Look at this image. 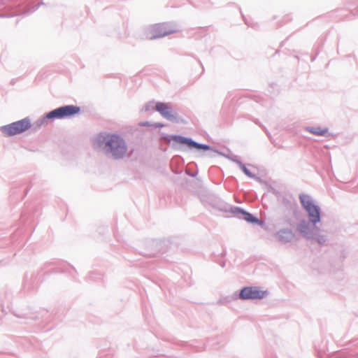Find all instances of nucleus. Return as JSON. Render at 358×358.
I'll use <instances>...</instances> for the list:
<instances>
[{"label":"nucleus","mask_w":358,"mask_h":358,"mask_svg":"<svg viewBox=\"0 0 358 358\" xmlns=\"http://www.w3.org/2000/svg\"><path fill=\"white\" fill-rule=\"evenodd\" d=\"M299 200L306 213L308 220H301L296 229L305 238H312L317 231V224L321 222L322 210L310 195L301 194Z\"/></svg>","instance_id":"obj_1"},{"label":"nucleus","mask_w":358,"mask_h":358,"mask_svg":"<svg viewBox=\"0 0 358 358\" xmlns=\"http://www.w3.org/2000/svg\"><path fill=\"white\" fill-rule=\"evenodd\" d=\"M161 138L165 140L168 143H171V148L176 150L187 151V150H195L197 152H206L210 151V152L208 155L210 157H213L216 154L224 156L232 162H235L238 165V162H242L237 155L229 156L225 155L217 150L213 147L205 144L198 143L191 137L184 136L180 134H162Z\"/></svg>","instance_id":"obj_2"},{"label":"nucleus","mask_w":358,"mask_h":358,"mask_svg":"<svg viewBox=\"0 0 358 358\" xmlns=\"http://www.w3.org/2000/svg\"><path fill=\"white\" fill-rule=\"evenodd\" d=\"M92 141L94 146L101 149L106 156L113 160L122 159L128 150L126 141L117 133L101 132Z\"/></svg>","instance_id":"obj_3"},{"label":"nucleus","mask_w":358,"mask_h":358,"mask_svg":"<svg viewBox=\"0 0 358 358\" xmlns=\"http://www.w3.org/2000/svg\"><path fill=\"white\" fill-rule=\"evenodd\" d=\"M32 124L29 117L0 127L1 132L6 136L10 137L21 134L31 128Z\"/></svg>","instance_id":"obj_4"},{"label":"nucleus","mask_w":358,"mask_h":358,"mask_svg":"<svg viewBox=\"0 0 358 358\" xmlns=\"http://www.w3.org/2000/svg\"><path fill=\"white\" fill-rule=\"evenodd\" d=\"M269 294L268 290L261 289L257 286H245L238 292L236 297L243 301L261 300L266 298Z\"/></svg>","instance_id":"obj_5"},{"label":"nucleus","mask_w":358,"mask_h":358,"mask_svg":"<svg viewBox=\"0 0 358 358\" xmlns=\"http://www.w3.org/2000/svg\"><path fill=\"white\" fill-rule=\"evenodd\" d=\"M179 31L178 25L173 22H165L155 24L151 26L150 36V39H156L176 33Z\"/></svg>","instance_id":"obj_6"},{"label":"nucleus","mask_w":358,"mask_h":358,"mask_svg":"<svg viewBox=\"0 0 358 358\" xmlns=\"http://www.w3.org/2000/svg\"><path fill=\"white\" fill-rule=\"evenodd\" d=\"M50 111L51 116H52L54 120H55L74 117L80 113L81 108L80 106L75 105H64Z\"/></svg>","instance_id":"obj_7"},{"label":"nucleus","mask_w":358,"mask_h":358,"mask_svg":"<svg viewBox=\"0 0 358 358\" xmlns=\"http://www.w3.org/2000/svg\"><path fill=\"white\" fill-rule=\"evenodd\" d=\"M155 108L163 117L172 122H183L178 114L176 112L173 113V108L169 103L157 101L155 104Z\"/></svg>","instance_id":"obj_8"},{"label":"nucleus","mask_w":358,"mask_h":358,"mask_svg":"<svg viewBox=\"0 0 358 358\" xmlns=\"http://www.w3.org/2000/svg\"><path fill=\"white\" fill-rule=\"evenodd\" d=\"M234 216L238 219L243 220L252 224H257L259 226L264 225V221L261 220L257 216L250 213V212H248L241 207L237 206L236 208H234Z\"/></svg>","instance_id":"obj_9"},{"label":"nucleus","mask_w":358,"mask_h":358,"mask_svg":"<svg viewBox=\"0 0 358 358\" xmlns=\"http://www.w3.org/2000/svg\"><path fill=\"white\" fill-rule=\"evenodd\" d=\"M275 237L279 242L283 244L291 243L295 238V234L289 228H284L278 230L275 234Z\"/></svg>","instance_id":"obj_10"},{"label":"nucleus","mask_w":358,"mask_h":358,"mask_svg":"<svg viewBox=\"0 0 358 358\" xmlns=\"http://www.w3.org/2000/svg\"><path fill=\"white\" fill-rule=\"evenodd\" d=\"M54 121L53 117L51 116V111L45 113L43 116L36 120V121L32 124L31 130L33 132L37 131L43 126L46 125L49 122Z\"/></svg>","instance_id":"obj_11"},{"label":"nucleus","mask_w":358,"mask_h":358,"mask_svg":"<svg viewBox=\"0 0 358 358\" xmlns=\"http://www.w3.org/2000/svg\"><path fill=\"white\" fill-rule=\"evenodd\" d=\"M213 207L220 211L234 215V208L237 206H231L221 199L215 200L213 204Z\"/></svg>","instance_id":"obj_12"},{"label":"nucleus","mask_w":358,"mask_h":358,"mask_svg":"<svg viewBox=\"0 0 358 358\" xmlns=\"http://www.w3.org/2000/svg\"><path fill=\"white\" fill-rule=\"evenodd\" d=\"M305 130L318 136H325L329 132L327 127L322 128L320 127H306Z\"/></svg>","instance_id":"obj_13"},{"label":"nucleus","mask_w":358,"mask_h":358,"mask_svg":"<svg viewBox=\"0 0 358 358\" xmlns=\"http://www.w3.org/2000/svg\"><path fill=\"white\" fill-rule=\"evenodd\" d=\"M226 255L227 250L223 249L220 255L213 254L212 259L224 268L225 266V261L223 259Z\"/></svg>","instance_id":"obj_14"},{"label":"nucleus","mask_w":358,"mask_h":358,"mask_svg":"<svg viewBox=\"0 0 358 358\" xmlns=\"http://www.w3.org/2000/svg\"><path fill=\"white\" fill-rule=\"evenodd\" d=\"M240 169L249 178L259 180L260 178L252 173L243 162H238Z\"/></svg>","instance_id":"obj_15"},{"label":"nucleus","mask_w":358,"mask_h":358,"mask_svg":"<svg viewBox=\"0 0 358 358\" xmlns=\"http://www.w3.org/2000/svg\"><path fill=\"white\" fill-rule=\"evenodd\" d=\"M320 228L317 227V233H315V235H314L312 238H306V239L315 241L320 245H324L326 243L327 238L326 236L320 234Z\"/></svg>","instance_id":"obj_16"},{"label":"nucleus","mask_w":358,"mask_h":358,"mask_svg":"<svg viewBox=\"0 0 358 358\" xmlns=\"http://www.w3.org/2000/svg\"><path fill=\"white\" fill-rule=\"evenodd\" d=\"M238 294V292H235L231 296H227L225 297H222L217 301V303L220 305H227V303L234 301L239 299L238 297H236Z\"/></svg>","instance_id":"obj_17"},{"label":"nucleus","mask_w":358,"mask_h":358,"mask_svg":"<svg viewBox=\"0 0 358 358\" xmlns=\"http://www.w3.org/2000/svg\"><path fill=\"white\" fill-rule=\"evenodd\" d=\"M315 348L318 358H326L325 354L327 351V343H324L322 346L315 345Z\"/></svg>","instance_id":"obj_18"},{"label":"nucleus","mask_w":358,"mask_h":358,"mask_svg":"<svg viewBox=\"0 0 358 358\" xmlns=\"http://www.w3.org/2000/svg\"><path fill=\"white\" fill-rule=\"evenodd\" d=\"M72 271H75V268L73 266L66 264V263H62V267L57 268L55 272H62V273H71Z\"/></svg>","instance_id":"obj_19"},{"label":"nucleus","mask_w":358,"mask_h":358,"mask_svg":"<svg viewBox=\"0 0 358 358\" xmlns=\"http://www.w3.org/2000/svg\"><path fill=\"white\" fill-rule=\"evenodd\" d=\"M154 101H149L145 104L143 108L141 110L142 113H146L150 111L152 108H154Z\"/></svg>","instance_id":"obj_20"},{"label":"nucleus","mask_w":358,"mask_h":358,"mask_svg":"<svg viewBox=\"0 0 358 358\" xmlns=\"http://www.w3.org/2000/svg\"><path fill=\"white\" fill-rule=\"evenodd\" d=\"M282 203L287 207H291L292 203L296 204L294 199L293 198H291V197L290 198L283 197L282 198Z\"/></svg>","instance_id":"obj_21"},{"label":"nucleus","mask_w":358,"mask_h":358,"mask_svg":"<svg viewBox=\"0 0 358 358\" xmlns=\"http://www.w3.org/2000/svg\"><path fill=\"white\" fill-rule=\"evenodd\" d=\"M89 278L91 280L96 281L101 279V275L96 272H92L89 275Z\"/></svg>","instance_id":"obj_22"},{"label":"nucleus","mask_w":358,"mask_h":358,"mask_svg":"<svg viewBox=\"0 0 358 358\" xmlns=\"http://www.w3.org/2000/svg\"><path fill=\"white\" fill-rule=\"evenodd\" d=\"M153 126L155 127V128H162L164 126V124L162 123H160V122H155L153 124Z\"/></svg>","instance_id":"obj_23"},{"label":"nucleus","mask_w":358,"mask_h":358,"mask_svg":"<svg viewBox=\"0 0 358 358\" xmlns=\"http://www.w3.org/2000/svg\"><path fill=\"white\" fill-rule=\"evenodd\" d=\"M24 289H27V290H29L31 289V286L27 284V280H25L24 283Z\"/></svg>","instance_id":"obj_24"},{"label":"nucleus","mask_w":358,"mask_h":358,"mask_svg":"<svg viewBox=\"0 0 358 358\" xmlns=\"http://www.w3.org/2000/svg\"><path fill=\"white\" fill-rule=\"evenodd\" d=\"M187 174L188 176H189L190 177L194 178V177H195V176H196L197 173H189V172H187Z\"/></svg>","instance_id":"obj_25"},{"label":"nucleus","mask_w":358,"mask_h":358,"mask_svg":"<svg viewBox=\"0 0 358 358\" xmlns=\"http://www.w3.org/2000/svg\"><path fill=\"white\" fill-rule=\"evenodd\" d=\"M353 346L358 347V340L354 341L352 342Z\"/></svg>","instance_id":"obj_26"},{"label":"nucleus","mask_w":358,"mask_h":358,"mask_svg":"<svg viewBox=\"0 0 358 358\" xmlns=\"http://www.w3.org/2000/svg\"><path fill=\"white\" fill-rule=\"evenodd\" d=\"M141 125L147 126V125H150V123H149V122H143L141 123Z\"/></svg>","instance_id":"obj_27"},{"label":"nucleus","mask_w":358,"mask_h":358,"mask_svg":"<svg viewBox=\"0 0 358 358\" xmlns=\"http://www.w3.org/2000/svg\"><path fill=\"white\" fill-rule=\"evenodd\" d=\"M52 264V262H47V263H45V264H44V266H44V268H45V267H48V266H50Z\"/></svg>","instance_id":"obj_28"},{"label":"nucleus","mask_w":358,"mask_h":358,"mask_svg":"<svg viewBox=\"0 0 358 358\" xmlns=\"http://www.w3.org/2000/svg\"><path fill=\"white\" fill-rule=\"evenodd\" d=\"M40 6V3H38L36 6H34V9H33V11L36 10V9H38V8Z\"/></svg>","instance_id":"obj_29"},{"label":"nucleus","mask_w":358,"mask_h":358,"mask_svg":"<svg viewBox=\"0 0 358 358\" xmlns=\"http://www.w3.org/2000/svg\"><path fill=\"white\" fill-rule=\"evenodd\" d=\"M243 19H244L245 23L246 24H248V26H250V25L249 24V23L248 22V21L246 20V19L244 17V16H243Z\"/></svg>","instance_id":"obj_30"},{"label":"nucleus","mask_w":358,"mask_h":358,"mask_svg":"<svg viewBox=\"0 0 358 358\" xmlns=\"http://www.w3.org/2000/svg\"><path fill=\"white\" fill-rule=\"evenodd\" d=\"M262 127L264 128V130H265V131L266 132L267 135H268V131L266 130V128H265V127Z\"/></svg>","instance_id":"obj_31"},{"label":"nucleus","mask_w":358,"mask_h":358,"mask_svg":"<svg viewBox=\"0 0 358 358\" xmlns=\"http://www.w3.org/2000/svg\"><path fill=\"white\" fill-rule=\"evenodd\" d=\"M356 13H358V8L356 9Z\"/></svg>","instance_id":"obj_32"}]
</instances>
